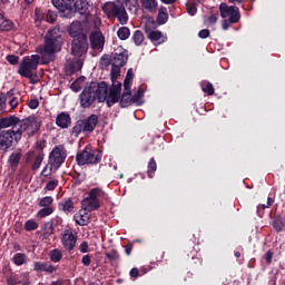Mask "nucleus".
Returning <instances> with one entry per match:
<instances>
[{
  "label": "nucleus",
  "mask_w": 285,
  "mask_h": 285,
  "mask_svg": "<svg viewBox=\"0 0 285 285\" xmlns=\"http://www.w3.org/2000/svg\"><path fill=\"white\" fill-rule=\"evenodd\" d=\"M7 95H8V97H10L9 106H10L11 110H14V108H17V106H19V104L21 102V97L10 96V92H8Z\"/></svg>",
  "instance_id": "43"
},
{
  "label": "nucleus",
  "mask_w": 285,
  "mask_h": 285,
  "mask_svg": "<svg viewBox=\"0 0 285 285\" xmlns=\"http://www.w3.org/2000/svg\"><path fill=\"white\" fill-rule=\"evenodd\" d=\"M72 8L75 12H79V14H86V12H88V2L83 0H77L73 2Z\"/></svg>",
  "instance_id": "30"
},
{
  "label": "nucleus",
  "mask_w": 285,
  "mask_h": 285,
  "mask_svg": "<svg viewBox=\"0 0 285 285\" xmlns=\"http://www.w3.org/2000/svg\"><path fill=\"white\" fill-rule=\"evenodd\" d=\"M83 132V125L82 122H78L73 128H72V135L76 137H79Z\"/></svg>",
  "instance_id": "52"
},
{
  "label": "nucleus",
  "mask_w": 285,
  "mask_h": 285,
  "mask_svg": "<svg viewBox=\"0 0 285 285\" xmlns=\"http://www.w3.org/2000/svg\"><path fill=\"white\" fill-rule=\"evenodd\" d=\"M19 117L17 116H9L0 119V130L4 128H12L11 130H17V126H19Z\"/></svg>",
  "instance_id": "16"
},
{
  "label": "nucleus",
  "mask_w": 285,
  "mask_h": 285,
  "mask_svg": "<svg viewBox=\"0 0 285 285\" xmlns=\"http://www.w3.org/2000/svg\"><path fill=\"white\" fill-rule=\"evenodd\" d=\"M69 35L72 37V39H87L86 35L83 33V24L79 21H73L69 29H68Z\"/></svg>",
  "instance_id": "15"
},
{
  "label": "nucleus",
  "mask_w": 285,
  "mask_h": 285,
  "mask_svg": "<svg viewBox=\"0 0 285 285\" xmlns=\"http://www.w3.org/2000/svg\"><path fill=\"white\" fill-rule=\"evenodd\" d=\"M27 164H32L31 165V170H39L41 167V164H43V153L41 151H29L27 154Z\"/></svg>",
  "instance_id": "14"
},
{
  "label": "nucleus",
  "mask_w": 285,
  "mask_h": 285,
  "mask_svg": "<svg viewBox=\"0 0 285 285\" xmlns=\"http://www.w3.org/2000/svg\"><path fill=\"white\" fill-rule=\"evenodd\" d=\"M40 59L41 58L39 55L24 57L18 70L19 75L21 77H26L27 79H31V77H33L35 72L37 71V68L39 67Z\"/></svg>",
  "instance_id": "9"
},
{
  "label": "nucleus",
  "mask_w": 285,
  "mask_h": 285,
  "mask_svg": "<svg viewBox=\"0 0 285 285\" xmlns=\"http://www.w3.org/2000/svg\"><path fill=\"white\" fill-rule=\"evenodd\" d=\"M29 108H31V110H36V108H39V100L37 99H31L29 101Z\"/></svg>",
  "instance_id": "58"
},
{
  "label": "nucleus",
  "mask_w": 285,
  "mask_h": 285,
  "mask_svg": "<svg viewBox=\"0 0 285 285\" xmlns=\"http://www.w3.org/2000/svg\"><path fill=\"white\" fill-rule=\"evenodd\" d=\"M202 90L203 92H206V95L213 96L215 95V87L213 83L208 82L207 80H204L202 83Z\"/></svg>",
  "instance_id": "40"
},
{
  "label": "nucleus",
  "mask_w": 285,
  "mask_h": 285,
  "mask_svg": "<svg viewBox=\"0 0 285 285\" xmlns=\"http://www.w3.org/2000/svg\"><path fill=\"white\" fill-rule=\"evenodd\" d=\"M186 9H187L188 14H190L191 17H195V14H197V4L187 2Z\"/></svg>",
  "instance_id": "49"
},
{
  "label": "nucleus",
  "mask_w": 285,
  "mask_h": 285,
  "mask_svg": "<svg viewBox=\"0 0 285 285\" xmlns=\"http://www.w3.org/2000/svg\"><path fill=\"white\" fill-rule=\"evenodd\" d=\"M70 115L66 112L59 114L56 118V124L59 126V128H68V126H70Z\"/></svg>",
  "instance_id": "25"
},
{
  "label": "nucleus",
  "mask_w": 285,
  "mask_h": 285,
  "mask_svg": "<svg viewBox=\"0 0 285 285\" xmlns=\"http://www.w3.org/2000/svg\"><path fill=\"white\" fill-rule=\"evenodd\" d=\"M117 35L121 41H126L130 37V29L128 27H121L118 29Z\"/></svg>",
  "instance_id": "41"
},
{
  "label": "nucleus",
  "mask_w": 285,
  "mask_h": 285,
  "mask_svg": "<svg viewBox=\"0 0 285 285\" xmlns=\"http://www.w3.org/2000/svg\"><path fill=\"white\" fill-rule=\"evenodd\" d=\"M88 196L91 199H97L101 204V199L108 200V194L104 189L96 187L89 190Z\"/></svg>",
  "instance_id": "24"
},
{
  "label": "nucleus",
  "mask_w": 285,
  "mask_h": 285,
  "mask_svg": "<svg viewBox=\"0 0 285 285\" xmlns=\"http://www.w3.org/2000/svg\"><path fill=\"white\" fill-rule=\"evenodd\" d=\"M91 262H92V257L90 256V255H85L83 257H82V264H83V266H89L90 264H91Z\"/></svg>",
  "instance_id": "57"
},
{
  "label": "nucleus",
  "mask_w": 285,
  "mask_h": 285,
  "mask_svg": "<svg viewBox=\"0 0 285 285\" xmlns=\"http://www.w3.org/2000/svg\"><path fill=\"white\" fill-rule=\"evenodd\" d=\"M59 186V180L58 179H52L49 180L45 187V190H55Z\"/></svg>",
  "instance_id": "50"
},
{
  "label": "nucleus",
  "mask_w": 285,
  "mask_h": 285,
  "mask_svg": "<svg viewBox=\"0 0 285 285\" xmlns=\"http://www.w3.org/2000/svg\"><path fill=\"white\" fill-rule=\"evenodd\" d=\"M12 262L16 266H23L28 262V256L23 253H17L13 255Z\"/></svg>",
  "instance_id": "34"
},
{
  "label": "nucleus",
  "mask_w": 285,
  "mask_h": 285,
  "mask_svg": "<svg viewBox=\"0 0 285 285\" xmlns=\"http://www.w3.org/2000/svg\"><path fill=\"white\" fill-rule=\"evenodd\" d=\"M126 61H128V52L122 51L120 53H116L114 57V66L122 67Z\"/></svg>",
  "instance_id": "31"
},
{
  "label": "nucleus",
  "mask_w": 285,
  "mask_h": 285,
  "mask_svg": "<svg viewBox=\"0 0 285 285\" xmlns=\"http://www.w3.org/2000/svg\"><path fill=\"white\" fill-rule=\"evenodd\" d=\"M89 41L92 50L101 51L104 50V46H106V37L99 30L90 33Z\"/></svg>",
  "instance_id": "13"
},
{
  "label": "nucleus",
  "mask_w": 285,
  "mask_h": 285,
  "mask_svg": "<svg viewBox=\"0 0 285 285\" xmlns=\"http://www.w3.org/2000/svg\"><path fill=\"white\" fill-rule=\"evenodd\" d=\"M75 222L79 226H88L90 222V213L88 209L81 208L76 215H75Z\"/></svg>",
  "instance_id": "20"
},
{
  "label": "nucleus",
  "mask_w": 285,
  "mask_h": 285,
  "mask_svg": "<svg viewBox=\"0 0 285 285\" xmlns=\"http://www.w3.org/2000/svg\"><path fill=\"white\" fill-rule=\"evenodd\" d=\"M81 208L88 210V213H92V210H99V208H101V203L88 195V197L82 199Z\"/></svg>",
  "instance_id": "17"
},
{
  "label": "nucleus",
  "mask_w": 285,
  "mask_h": 285,
  "mask_svg": "<svg viewBox=\"0 0 285 285\" xmlns=\"http://www.w3.org/2000/svg\"><path fill=\"white\" fill-rule=\"evenodd\" d=\"M55 8L60 10V12H66V10L72 11V6L75 0H51Z\"/></svg>",
  "instance_id": "23"
},
{
  "label": "nucleus",
  "mask_w": 285,
  "mask_h": 285,
  "mask_svg": "<svg viewBox=\"0 0 285 285\" xmlns=\"http://www.w3.org/2000/svg\"><path fill=\"white\" fill-rule=\"evenodd\" d=\"M14 144V138L10 130H4L0 134V155H6Z\"/></svg>",
  "instance_id": "12"
},
{
  "label": "nucleus",
  "mask_w": 285,
  "mask_h": 285,
  "mask_svg": "<svg viewBox=\"0 0 285 285\" xmlns=\"http://www.w3.org/2000/svg\"><path fill=\"white\" fill-rule=\"evenodd\" d=\"M107 259L110 262H119V253L115 249L106 253Z\"/></svg>",
  "instance_id": "48"
},
{
  "label": "nucleus",
  "mask_w": 285,
  "mask_h": 285,
  "mask_svg": "<svg viewBox=\"0 0 285 285\" xmlns=\"http://www.w3.org/2000/svg\"><path fill=\"white\" fill-rule=\"evenodd\" d=\"M62 46L61 29L59 27L50 29L45 37L43 46L39 48L42 59H46L45 63L52 61V57H55L56 52H60Z\"/></svg>",
  "instance_id": "2"
},
{
  "label": "nucleus",
  "mask_w": 285,
  "mask_h": 285,
  "mask_svg": "<svg viewBox=\"0 0 285 285\" xmlns=\"http://www.w3.org/2000/svg\"><path fill=\"white\" fill-rule=\"evenodd\" d=\"M8 285H30V274L29 273H22L20 277L17 276H10L7 278Z\"/></svg>",
  "instance_id": "19"
},
{
  "label": "nucleus",
  "mask_w": 285,
  "mask_h": 285,
  "mask_svg": "<svg viewBox=\"0 0 285 285\" xmlns=\"http://www.w3.org/2000/svg\"><path fill=\"white\" fill-rule=\"evenodd\" d=\"M55 213V207H42L38 213L37 217L43 219L45 217H50Z\"/></svg>",
  "instance_id": "39"
},
{
  "label": "nucleus",
  "mask_w": 285,
  "mask_h": 285,
  "mask_svg": "<svg viewBox=\"0 0 285 285\" xmlns=\"http://www.w3.org/2000/svg\"><path fill=\"white\" fill-rule=\"evenodd\" d=\"M265 259L267 264H271L273 262V252L268 250L265 255Z\"/></svg>",
  "instance_id": "61"
},
{
  "label": "nucleus",
  "mask_w": 285,
  "mask_h": 285,
  "mask_svg": "<svg viewBox=\"0 0 285 285\" xmlns=\"http://www.w3.org/2000/svg\"><path fill=\"white\" fill-rule=\"evenodd\" d=\"M80 82H81V78L77 79V80L71 85V90H73V92H79V90H81V87L79 86Z\"/></svg>",
  "instance_id": "56"
},
{
  "label": "nucleus",
  "mask_w": 285,
  "mask_h": 285,
  "mask_svg": "<svg viewBox=\"0 0 285 285\" xmlns=\"http://www.w3.org/2000/svg\"><path fill=\"white\" fill-rule=\"evenodd\" d=\"M102 12H105L108 19L112 17L118 19L121 26H126L128 23V13L126 12V7H124L121 2H106L102 6Z\"/></svg>",
  "instance_id": "6"
},
{
  "label": "nucleus",
  "mask_w": 285,
  "mask_h": 285,
  "mask_svg": "<svg viewBox=\"0 0 285 285\" xmlns=\"http://www.w3.org/2000/svg\"><path fill=\"white\" fill-rule=\"evenodd\" d=\"M132 83V69L127 71V76L124 81L125 90H130V86Z\"/></svg>",
  "instance_id": "46"
},
{
  "label": "nucleus",
  "mask_w": 285,
  "mask_h": 285,
  "mask_svg": "<svg viewBox=\"0 0 285 285\" xmlns=\"http://www.w3.org/2000/svg\"><path fill=\"white\" fill-rule=\"evenodd\" d=\"M198 37L200 39H208V37H210V30L208 29H203L198 32Z\"/></svg>",
  "instance_id": "55"
},
{
  "label": "nucleus",
  "mask_w": 285,
  "mask_h": 285,
  "mask_svg": "<svg viewBox=\"0 0 285 285\" xmlns=\"http://www.w3.org/2000/svg\"><path fill=\"white\" fill-rule=\"evenodd\" d=\"M53 234H55V225L52 224V222L46 223L42 229L43 239H48V237H50Z\"/></svg>",
  "instance_id": "33"
},
{
  "label": "nucleus",
  "mask_w": 285,
  "mask_h": 285,
  "mask_svg": "<svg viewBox=\"0 0 285 285\" xmlns=\"http://www.w3.org/2000/svg\"><path fill=\"white\" fill-rule=\"evenodd\" d=\"M157 21L160 24H164V23H166V21H168V10L166 9V7L159 8Z\"/></svg>",
  "instance_id": "37"
},
{
  "label": "nucleus",
  "mask_w": 285,
  "mask_h": 285,
  "mask_svg": "<svg viewBox=\"0 0 285 285\" xmlns=\"http://www.w3.org/2000/svg\"><path fill=\"white\" fill-rule=\"evenodd\" d=\"M86 52H88V38L73 39L71 55H73V57H83Z\"/></svg>",
  "instance_id": "10"
},
{
  "label": "nucleus",
  "mask_w": 285,
  "mask_h": 285,
  "mask_svg": "<svg viewBox=\"0 0 285 285\" xmlns=\"http://www.w3.org/2000/svg\"><path fill=\"white\" fill-rule=\"evenodd\" d=\"M83 132H92L95 128H97V124H99V117L97 115H91L88 119L82 120Z\"/></svg>",
  "instance_id": "21"
},
{
  "label": "nucleus",
  "mask_w": 285,
  "mask_h": 285,
  "mask_svg": "<svg viewBox=\"0 0 285 285\" xmlns=\"http://www.w3.org/2000/svg\"><path fill=\"white\" fill-rule=\"evenodd\" d=\"M146 35L154 46H161V43L166 42V37L159 30H147Z\"/></svg>",
  "instance_id": "18"
},
{
  "label": "nucleus",
  "mask_w": 285,
  "mask_h": 285,
  "mask_svg": "<svg viewBox=\"0 0 285 285\" xmlns=\"http://www.w3.org/2000/svg\"><path fill=\"white\" fill-rule=\"evenodd\" d=\"M14 28V23L11 22L10 19L6 18L2 13H0V31L1 32H10Z\"/></svg>",
  "instance_id": "27"
},
{
  "label": "nucleus",
  "mask_w": 285,
  "mask_h": 285,
  "mask_svg": "<svg viewBox=\"0 0 285 285\" xmlns=\"http://www.w3.org/2000/svg\"><path fill=\"white\" fill-rule=\"evenodd\" d=\"M157 171V161H155V158H150L149 163H148V177L150 179H153V176L155 175V173Z\"/></svg>",
  "instance_id": "42"
},
{
  "label": "nucleus",
  "mask_w": 285,
  "mask_h": 285,
  "mask_svg": "<svg viewBox=\"0 0 285 285\" xmlns=\"http://www.w3.org/2000/svg\"><path fill=\"white\" fill-rule=\"evenodd\" d=\"M110 94L108 92V85L104 81L100 83L91 82L88 87H86L80 94V106L81 108H90L95 101H106L108 106V99Z\"/></svg>",
  "instance_id": "1"
},
{
  "label": "nucleus",
  "mask_w": 285,
  "mask_h": 285,
  "mask_svg": "<svg viewBox=\"0 0 285 285\" xmlns=\"http://www.w3.org/2000/svg\"><path fill=\"white\" fill-rule=\"evenodd\" d=\"M79 250H80V253H88V243L82 242L79 246Z\"/></svg>",
  "instance_id": "59"
},
{
  "label": "nucleus",
  "mask_w": 285,
  "mask_h": 285,
  "mask_svg": "<svg viewBox=\"0 0 285 285\" xmlns=\"http://www.w3.org/2000/svg\"><path fill=\"white\" fill-rule=\"evenodd\" d=\"M129 275L130 277H139V269L137 267L131 268Z\"/></svg>",
  "instance_id": "60"
},
{
  "label": "nucleus",
  "mask_w": 285,
  "mask_h": 285,
  "mask_svg": "<svg viewBox=\"0 0 285 285\" xmlns=\"http://www.w3.org/2000/svg\"><path fill=\"white\" fill-rule=\"evenodd\" d=\"M52 204H55V198L52 196H46L39 200L38 206L40 208H52Z\"/></svg>",
  "instance_id": "35"
},
{
  "label": "nucleus",
  "mask_w": 285,
  "mask_h": 285,
  "mask_svg": "<svg viewBox=\"0 0 285 285\" xmlns=\"http://www.w3.org/2000/svg\"><path fill=\"white\" fill-rule=\"evenodd\" d=\"M140 4L142 10L147 12H157V7L159 6L157 0H140Z\"/></svg>",
  "instance_id": "28"
},
{
  "label": "nucleus",
  "mask_w": 285,
  "mask_h": 285,
  "mask_svg": "<svg viewBox=\"0 0 285 285\" xmlns=\"http://www.w3.org/2000/svg\"><path fill=\"white\" fill-rule=\"evenodd\" d=\"M66 157H67L66 148L62 145L56 146L49 155V160H48L49 165L45 166V168L41 171V176L49 177L52 170H59L63 161H66Z\"/></svg>",
  "instance_id": "4"
},
{
  "label": "nucleus",
  "mask_w": 285,
  "mask_h": 285,
  "mask_svg": "<svg viewBox=\"0 0 285 285\" xmlns=\"http://www.w3.org/2000/svg\"><path fill=\"white\" fill-rule=\"evenodd\" d=\"M219 11L220 17L225 19L222 23L223 30H228L233 23H239V19H242L239 8L235 6L228 7L226 3H220Z\"/></svg>",
  "instance_id": "7"
},
{
  "label": "nucleus",
  "mask_w": 285,
  "mask_h": 285,
  "mask_svg": "<svg viewBox=\"0 0 285 285\" xmlns=\"http://www.w3.org/2000/svg\"><path fill=\"white\" fill-rule=\"evenodd\" d=\"M121 75V67L119 65H112L111 67V87L108 90L107 94H109L108 98V108H112L115 104H118L119 101V95L121 92V82L117 81L119 79V76Z\"/></svg>",
  "instance_id": "5"
},
{
  "label": "nucleus",
  "mask_w": 285,
  "mask_h": 285,
  "mask_svg": "<svg viewBox=\"0 0 285 285\" xmlns=\"http://www.w3.org/2000/svg\"><path fill=\"white\" fill-rule=\"evenodd\" d=\"M58 208L68 215V213H72V210H75V203L72 199L67 198L59 203Z\"/></svg>",
  "instance_id": "26"
},
{
  "label": "nucleus",
  "mask_w": 285,
  "mask_h": 285,
  "mask_svg": "<svg viewBox=\"0 0 285 285\" xmlns=\"http://www.w3.org/2000/svg\"><path fill=\"white\" fill-rule=\"evenodd\" d=\"M7 61H8L11 66H17V63H19V56L9 55V56H7Z\"/></svg>",
  "instance_id": "53"
},
{
  "label": "nucleus",
  "mask_w": 285,
  "mask_h": 285,
  "mask_svg": "<svg viewBox=\"0 0 285 285\" xmlns=\"http://www.w3.org/2000/svg\"><path fill=\"white\" fill-rule=\"evenodd\" d=\"M40 128L41 121H39V119H37V117L35 116H30L23 120H20L18 124V128L16 130H9V132H11L14 142L19 144V141H21L23 132L27 135V137H35V135L39 132Z\"/></svg>",
  "instance_id": "3"
},
{
  "label": "nucleus",
  "mask_w": 285,
  "mask_h": 285,
  "mask_svg": "<svg viewBox=\"0 0 285 285\" xmlns=\"http://www.w3.org/2000/svg\"><path fill=\"white\" fill-rule=\"evenodd\" d=\"M218 19L219 18L217 17V14H210L209 17H205L204 23H205V26H215V23H217Z\"/></svg>",
  "instance_id": "47"
},
{
  "label": "nucleus",
  "mask_w": 285,
  "mask_h": 285,
  "mask_svg": "<svg viewBox=\"0 0 285 285\" xmlns=\"http://www.w3.org/2000/svg\"><path fill=\"white\" fill-rule=\"evenodd\" d=\"M49 259L57 264L60 259H63V253L61 252V249H52L51 252H49Z\"/></svg>",
  "instance_id": "38"
},
{
  "label": "nucleus",
  "mask_w": 285,
  "mask_h": 285,
  "mask_svg": "<svg viewBox=\"0 0 285 285\" xmlns=\"http://www.w3.org/2000/svg\"><path fill=\"white\" fill-rule=\"evenodd\" d=\"M8 97L3 94L0 95V112H6Z\"/></svg>",
  "instance_id": "51"
},
{
  "label": "nucleus",
  "mask_w": 285,
  "mask_h": 285,
  "mask_svg": "<svg viewBox=\"0 0 285 285\" xmlns=\"http://www.w3.org/2000/svg\"><path fill=\"white\" fill-rule=\"evenodd\" d=\"M160 1H161V3H165L166 6H170V4L177 2V0H160Z\"/></svg>",
  "instance_id": "63"
},
{
  "label": "nucleus",
  "mask_w": 285,
  "mask_h": 285,
  "mask_svg": "<svg viewBox=\"0 0 285 285\" xmlns=\"http://www.w3.org/2000/svg\"><path fill=\"white\" fill-rule=\"evenodd\" d=\"M47 21L48 23H55V21H57V13L55 11H48Z\"/></svg>",
  "instance_id": "54"
},
{
  "label": "nucleus",
  "mask_w": 285,
  "mask_h": 285,
  "mask_svg": "<svg viewBox=\"0 0 285 285\" xmlns=\"http://www.w3.org/2000/svg\"><path fill=\"white\" fill-rule=\"evenodd\" d=\"M119 100H120V106L121 108H128V106L132 105V96L130 94V89L129 90H125V92L119 94Z\"/></svg>",
  "instance_id": "29"
},
{
  "label": "nucleus",
  "mask_w": 285,
  "mask_h": 285,
  "mask_svg": "<svg viewBox=\"0 0 285 285\" xmlns=\"http://www.w3.org/2000/svg\"><path fill=\"white\" fill-rule=\"evenodd\" d=\"M144 32H141L140 30L135 31L132 36L134 43H136L137 46H141V43H144Z\"/></svg>",
  "instance_id": "44"
},
{
  "label": "nucleus",
  "mask_w": 285,
  "mask_h": 285,
  "mask_svg": "<svg viewBox=\"0 0 285 285\" xmlns=\"http://www.w3.org/2000/svg\"><path fill=\"white\" fill-rule=\"evenodd\" d=\"M273 228L276 230V233H282V230H284L285 222L281 216L274 218Z\"/></svg>",
  "instance_id": "36"
},
{
  "label": "nucleus",
  "mask_w": 285,
  "mask_h": 285,
  "mask_svg": "<svg viewBox=\"0 0 285 285\" xmlns=\"http://www.w3.org/2000/svg\"><path fill=\"white\" fill-rule=\"evenodd\" d=\"M33 271H36V273H55V271H57V267H55L50 263L35 262L33 263Z\"/></svg>",
  "instance_id": "22"
},
{
  "label": "nucleus",
  "mask_w": 285,
  "mask_h": 285,
  "mask_svg": "<svg viewBox=\"0 0 285 285\" xmlns=\"http://www.w3.org/2000/svg\"><path fill=\"white\" fill-rule=\"evenodd\" d=\"M19 161H21V153L19 151H13L8 158V164L11 168H17V166H19Z\"/></svg>",
  "instance_id": "32"
},
{
  "label": "nucleus",
  "mask_w": 285,
  "mask_h": 285,
  "mask_svg": "<svg viewBox=\"0 0 285 285\" xmlns=\"http://www.w3.org/2000/svg\"><path fill=\"white\" fill-rule=\"evenodd\" d=\"M274 202L275 200L273 198L268 197L267 198V205H262V207L263 208H268L269 206H273Z\"/></svg>",
  "instance_id": "62"
},
{
  "label": "nucleus",
  "mask_w": 285,
  "mask_h": 285,
  "mask_svg": "<svg viewBox=\"0 0 285 285\" xmlns=\"http://www.w3.org/2000/svg\"><path fill=\"white\" fill-rule=\"evenodd\" d=\"M6 3H8V0H0V10H3V8H6Z\"/></svg>",
  "instance_id": "64"
},
{
  "label": "nucleus",
  "mask_w": 285,
  "mask_h": 285,
  "mask_svg": "<svg viewBox=\"0 0 285 285\" xmlns=\"http://www.w3.org/2000/svg\"><path fill=\"white\" fill-rule=\"evenodd\" d=\"M61 244L65 250H68L69 253L75 250V246H77V235H75V233H72L70 229L63 230L61 236Z\"/></svg>",
  "instance_id": "11"
},
{
  "label": "nucleus",
  "mask_w": 285,
  "mask_h": 285,
  "mask_svg": "<svg viewBox=\"0 0 285 285\" xmlns=\"http://www.w3.org/2000/svg\"><path fill=\"white\" fill-rule=\"evenodd\" d=\"M101 157H104V155L100 150L86 147L82 151L77 154L76 161L78 163V166H89L99 164Z\"/></svg>",
  "instance_id": "8"
},
{
  "label": "nucleus",
  "mask_w": 285,
  "mask_h": 285,
  "mask_svg": "<svg viewBox=\"0 0 285 285\" xmlns=\"http://www.w3.org/2000/svg\"><path fill=\"white\" fill-rule=\"evenodd\" d=\"M39 228V224L32 219H29L24 223V230L30 233V230H37Z\"/></svg>",
  "instance_id": "45"
}]
</instances>
